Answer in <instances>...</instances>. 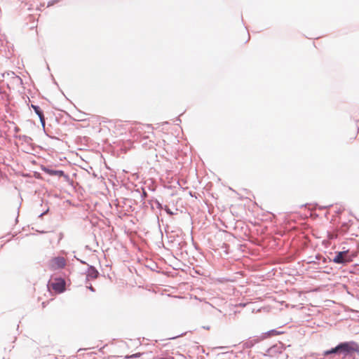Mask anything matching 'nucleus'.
Returning a JSON list of instances; mask_svg holds the SVG:
<instances>
[{
    "label": "nucleus",
    "instance_id": "nucleus-31",
    "mask_svg": "<svg viewBox=\"0 0 359 359\" xmlns=\"http://www.w3.org/2000/svg\"><path fill=\"white\" fill-rule=\"evenodd\" d=\"M250 39V35H248V39L246 41V42H247V41H248V40H249Z\"/></svg>",
    "mask_w": 359,
    "mask_h": 359
},
{
    "label": "nucleus",
    "instance_id": "nucleus-23",
    "mask_svg": "<svg viewBox=\"0 0 359 359\" xmlns=\"http://www.w3.org/2000/svg\"><path fill=\"white\" fill-rule=\"evenodd\" d=\"M315 258H316V259L320 261V260H321V258H322V255H320V254H317V255H316Z\"/></svg>",
    "mask_w": 359,
    "mask_h": 359
},
{
    "label": "nucleus",
    "instance_id": "nucleus-16",
    "mask_svg": "<svg viewBox=\"0 0 359 359\" xmlns=\"http://www.w3.org/2000/svg\"><path fill=\"white\" fill-rule=\"evenodd\" d=\"M5 73H6V76H9L11 78V79H12L13 78V76H16V74L13 72H7Z\"/></svg>",
    "mask_w": 359,
    "mask_h": 359
},
{
    "label": "nucleus",
    "instance_id": "nucleus-5",
    "mask_svg": "<svg viewBox=\"0 0 359 359\" xmlns=\"http://www.w3.org/2000/svg\"><path fill=\"white\" fill-rule=\"evenodd\" d=\"M285 349V346L281 343L278 342V344H276L271 347H269L266 350V355H269L270 356H274L277 354H280L283 353V351Z\"/></svg>",
    "mask_w": 359,
    "mask_h": 359
},
{
    "label": "nucleus",
    "instance_id": "nucleus-17",
    "mask_svg": "<svg viewBox=\"0 0 359 359\" xmlns=\"http://www.w3.org/2000/svg\"><path fill=\"white\" fill-rule=\"evenodd\" d=\"M58 2V0H52V1H50L48 3V7H50L53 5H54L55 3Z\"/></svg>",
    "mask_w": 359,
    "mask_h": 359
},
{
    "label": "nucleus",
    "instance_id": "nucleus-9",
    "mask_svg": "<svg viewBox=\"0 0 359 359\" xmlns=\"http://www.w3.org/2000/svg\"><path fill=\"white\" fill-rule=\"evenodd\" d=\"M262 339H261V336L259 337H250L247 341L243 343V348L248 349L252 348L256 344L261 341Z\"/></svg>",
    "mask_w": 359,
    "mask_h": 359
},
{
    "label": "nucleus",
    "instance_id": "nucleus-12",
    "mask_svg": "<svg viewBox=\"0 0 359 359\" xmlns=\"http://www.w3.org/2000/svg\"><path fill=\"white\" fill-rule=\"evenodd\" d=\"M11 83L16 86H22L23 85L22 79L18 75L13 76V78L11 81Z\"/></svg>",
    "mask_w": 359,
    "mask_h": 359
},
{
    "label": "nucleus",
    "instance_id": "nucleus-10",
    "mask_svg": "<svg viewBox=\"0 0 359 359\" xmlns=\"http://www.w3.org/2000/svg\"><path fill=\"white\" fill-rule=\"evenodd\" d=\"M340 348L339 344H338L336 346L331 348L330 349L326 350L323 351V355L325 357L330 356L332 358L334 355H340Z\"/></svg>",
    "mask_w": 359,
    "mask_h": 359
},
{
    "label": "nucleus",
    "instance_id": "nucleus-26",
    "mask_svg": "<svg viewBox=\"0 0 359 359\" xmlns=\"http://www.w3.org/2000/svg\"><path fill=\"white\" fill-rule=\"evenodd\" d=\"M309 264H316V262L315 260H311V261H309Z\"/></svg>",
    "mask_w": 359,
    "mask_h": 359
},
{
    "label": "nucleus",
    "instance_id": "nucleus-1",
    "mask_svg": "<svg viewBox=\"0 0 359 359\" xmlns=\"http://www.w3.org/2000/svg\"><path fill=\"white\" fill-rule=\"evenodd\" d=\"M355 256V254L354 252H350L349 250H345L344 248L343 250L335 252L334 256L333 258H330L329 262H333L337 264L346 265L353 262Z\"/></svg>",
    "mask_w": 359,
    "mask_h": 359
},
{
    "label": "nucleus",
    "instance_id": "nucleus-25",
    "mask_svg": "<svg viewBox=\"0 0 359 359\" xmlns=\"http://www.w3.org/2000/svg\"><path fill=\"white\" fill-rule=\"evenodd\" d=\"M14 130L15 133H18L20 131V128L18 127H15Z\"/></svg>",
    "mask_w": 359,
    "mask_h": 359
},
{
    "label": "nucleus",
    "instance_id": "nucleus-30",
    "mask_svg": "<svg viewBox=\"0 0 359 359\" xmlns=\"http://www.w3.org/2000/svg\"><path fill=\"white\" fill-rule=\"evenodd\" d=\"M175 121L181 122V120H180V118L178 117V118H176Z\"/></svg>",
    "mask_w": 359,
    "mask_h": 359
},
{
    "label": "nucleus",
    "instance_id": "nucleus-14",
    "mask_svg": "<svg viewBox=\"0 0 359 359\" xmlns=\"http://www.w3.org/2000/svg\"><path fill=\"white\" fill-rule=\"evenodd\" d=\"M163 210L169 215H174V212L167 205L164 206Z\"/></svg>",
    "mask_w": 359,
    "mask_h": 359
},
{
    "label": "nucleus",
    "instance_id": "nucleus-28",
    "mask_svg": "<svg viewBox=\"0 0 359 359\" xmlns=\"http://www.w3.org/2000/svg\"><path fill=\"white\" fill-rule=\"evenodd\" d=\"M330 206H332V205H328V206L320 207V209H325V208H329Z\"/></svg>",
    "mask_w": 359,
    "mask_h": 359
},
{
    "label": "nucleus",
    "instance_id": "nucleus-21",
    "mask_svg": "<svg viewBox=\"0 0 359 359\" xmlns=\"http://www.w3.org/2000/svg\"><path fill=\"white\" fill-rule=\"evenodd\" d=\"M75 258L76 259V260H78V261H79L80 263H81L82 264H86V265H87V266H88V264L86 262H85V261H83V260H82V259H79V258H77V257H75Z\"/></svg>",
    "mask_w": 359,
    "mask_h": 359
},
{
    "label": "nucleus",
    "instance_id": "nucleus-27",
    "mask_svg": "<svg viewBox=\"0 0 359 359\" xmlns=\"http://www.w3.org/2000/svg\"><path fill=\"white\" fill-rule=\"evenodd\" d=\"M203 328L208 330H210V326H203Z\"/></svg>",
    "mask_w": 359,
    "mask_h": 359
},
{
    "label": "nucleus",
    "instance_id": "nucleus-18",
    "mask_svg": "<svg viewBox=\"0 0 359 359\" xmlns=\"http://www.w3.org/2000/svg\"><path fill=\"white\" fill-rule=\"evenodd\" d=\"M185 334H186V332H184V333H182V334H180L177 335V336L170 337V338H169V339H177V338H178V337H182V336H184Z\"/></svg>",
    "mask_w": 359,
    "mask_h": 359
},
{
    "label": "nucleus",
    "instance_id": "nucleus-15",
    "mask_svg": "<svg viewBox=\"0 0 359 359\" xmlns=\"http://www.w3.org/2000/svg\"><path fill=\"white\" fill-rule=\"evenodd\" d=\"M154 203L156 204V206L158 209L162 210L163 209V206L161 203H160L157 199H155Z\"/></svg>",
    "mask_w": 359,
    "mask_h": 359
},
{
    "label": "nucleus",
    "instance_id": "nucleus-29",
    "mask_svg": "<svg viewBox=\"0 0 359 359\" xmlns=\"http://www.w3.org/2000/svg\"><path fill=\"white\" fill-rule=\"evenodd\" d=\"M6 88H7L8 89L11 90V87H10L9 83H6Z\"/></svg>",
    "mask_w": 359,
    "mask_h": 359
},
{
    "label": "nucleus",
    "instance_id": "nucleus-20",
    "mask_svg": "<svg viewBox=\"0 0 359 359\" xmlns=\"http://www.w3.org/2000/svg\"><path fill=\"white\" fill-rule=\"evenodd\" d=\"M49 211V208H48L45 211H43V212H41L39 215V217H42L43 215H46L48 213V212Z\"/></svg>",
    "mask_w": 359,
    "mask_h": 359
},
{
    "label": "nucleus",
    "instance_id": "nucleus-8",
    "mask_svg": "<svg viewBox=\"0 0 359 359\" xmlns=\"http://www.w3.org/2000/svg\"><path fill=\"white\" fill-rule=\"evenodd\" d=\"M30 108H32L34 110V111L35 112V114L38 116L40 123H41L43 128H44V127L46 126V121H45V117H44V114H43V110L41 109V107L39 105H36V104H31Z\"/></svg>",
    "mask_w": 359,
    "mask_h": 359
},
{
    "label": "nucleus",
    "instance_id": "nucleus-19",
    "mask_svg": "<svg viewBox=\"0 0 359 359\" xmlns=\"http://www.w3.org/2000/svg\"><path fill=\"white\" fill-rule=\"evenodd\" d=\"M330 259L329 257H328V258H326V257H323V256L322 255V258H321V260H320V261H322V262H323V264H327V262H328V259Z\"/></svg>",
    "mask_w": 359,
    "mask_h": 359
},
{
    "label": "nucleus",
    "instance_id": "nucleus-11",
    "mask_svg": "<svg viewBox=\"0 0 359 359\" xmlns=\"http://www.w3.org/2000/svg\"><path fill=\"white\" fill-rule=\"evenodd\" d=\"M284 332H285L278 330L277 329H272L267 332H263L260 336H261V339L262 340H264L267 338H271V337L276 336V335L282 334Z\"/></svg>",
    "mask_w": 359,
    "mask_h": 359
},
{
    "label": "nucleus",
    "instance_id": "nucleus-4",
    "mask_svg": "<svg viewBox=\"0 0 359 359\" xmlns=\"http://www.w3.org/2000/svg\"><path fill=\"white\" fill-rule=\"evenodd\" d=\"M41 169L46 174L50 176L56 175L60 177H63L66 182H68L69 180V176L62 170H54L51 168V167L46 165H41Z\"/></svg>",
    "mask_w": 359,
    "mask_h": 359
},
{
    "label": "nucleus",
    "instance_id": "nucleus-3",
    "mask_svg": "<svg viewBox=\"0 0 359 359\" xmlns=\"http://www.w3.org/2000/svg\"><path fill=\"white\" fill-rule=\"evenodd\" d=\"M66 282L62 277H57L53 281H48L47 287L48 290L53 289L56 293L61 294L65 291Z\"/></svg>",
    "mask_w": 359,
    "mask_h": 359
},
{
    "label": "nucleus",
    "instance_id": "nucleus-2",
    "mask_svg": "<svg viewBox=\"0 0 359 359\" xmlns=\"http://www.w3.org/2000/svg\"><path fill=\"white\" fill-rule=\"evenodd\" d=\"M340 353L344 357L352 356L355 353H359V344L354 341L340 342Z\"/></svg>",
    "mask_w": 359,
    "mask_h": 359
},
{
    "label": "nucleus",
    "instance_id": "nucleus-13",
    "mask_svg": "<svg viewBox=\"0 0 359 359\" xmlns=\"http://www.w3.org/2000/svg\"><path fill=\"white\" fill-rule=\"evenodd\" d=\"M142 353H134V354H132V355H126L125 356V358L126 359H131V358H139L142 355Z\"/></svg>",
    "mask_w": 359,
    "mask_h": 359
},
{
    "label": "nucleus",
    "instance_id": "nucleus-6",
    "mask_svg": "<svg viewBox=\"0 0 359 359\" xmlns=\"http://www.w3.org/2000/svg\"><path fill=\"white\" fill-rule=\"evenodd\" d=\"M51 266L54 269H63L66 266V260L63 257L57 256L51 259Z\"/></svg>",
    "mask_w": 359,
    "mask_h": 359
},
{
    "label": "nucleus",
    "instance_id": "nucleus-24",
    "mask_svg": "<svg viewBox=\"0 0 359 359\" xmlns=\"http://www.w3.org/2000/svg\"><path fill=\"white\" fill-rule=\"evenodd\" d=\"M147 195V194L146 191L143 190V192H142V194L141 196L143 198V197L146 196Z\"/></svg>",
    "mask_w": 359,
    "mask_h": 359
},
{
    "label": "nucleus",
    "instance_id": "nucleus-7",
    "mask_svg": "<svg viewBox=\"0 0 359 359\" xmlns=\"http://www.w3.org/2000/svg\"><path fill=\"white\" fill-rule=\"evenodd\" d=\"M86 280L88 281L90 278L96 279L100 276V273L97 269L92 265L88 264V269L86 271Z\"/></svg>",
    "mask_w": 359,
    "mask_h": 359
},
{
    "label": "nucleus",
    "instance_id": "nucleus-22",
    "mask_svg": "<svg viewBox=\"0 0 359 359\" xmlns=\"http://www.w3.org/2000/svg\"><path fill=\"white\" fill-rule=\"evenodd\" d=\"M87 288L93 292H95V289L91 285H90L89 286H87Z\"/></svg>",
    "mask_w": 359,
    "mask_h": 359
}]
</instances>
